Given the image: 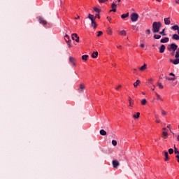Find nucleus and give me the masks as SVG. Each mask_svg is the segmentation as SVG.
<instances>
[{"instance_id": "nucleus-3", "label": "nucleus", "mask_w": 179, "mask_h": 179, "mask_svg": "<svg viewBox=\"0 0 179 179\" xmlns=\"http://www.w3.org/2000/svg\"><path fill=\"white\" fill-rule=\"evenodd\" d=\"M178 49V45H177L176 43H171L170 45V47L168 48L169 51H176Z\"/></svg>"}, {"instance_id": "nucleus-37", "label": "nucleus", "mask_w": 179, "mask_h": 179, "mask_svg": "<svg viewBox=\"0 0 179 179\" xmlns=\"http://www.w3.org/2000/svg\"><path fill=\"white\" fill-rule=\"evenodd\" d=\"M158 87L159 88V89H163V85H162V83H158Z\"/></svg>"}, {"instance_id": "nucleus-42", "label": "nucleus", "mask_w": 179, "mask_h": 179, "mask_svg": "<svg viewBox=\"0 0 179 179\" xmlns=\"http://www.w3.org/2000/svg\"><path fill=\"white\" fill-rule=\"evenodd\" d=\"M66 43H67V45H69V48L72 47V45H71V41H68Z\"/></svg>"}, {"instance_id": "nucleus-27", "label": "nucleus", "mask_w": 179, "mask_h": 179, "mask_svg": "<svg viewBox=\"0 0 179 179\" xmlns=\"http://www.w3.org/2000/svg\"><path fill=\"white\" fill-rule=\"evenodd\" d=\"M64 40L66 42L71 41V39L69 38V36H68V34H66V36H64Z\"/></svg>"}, {"instance_id": "nucleus-11", "label": "nucleus", "mask_w": 179, "mask_h": 179, "mask_svg": "<svg viewBox=\"0 0 179 179\" xmlns=\"http://www.w3.org/2000/svg\"><path fill=\"white\" fill-rule=\"evenodd\" d=\"M91 26L94 29H96V27H97V23H96V20L91 21Z\"/></svg>"}, {"instance_id": "nucleus-38", "label": "nucleus", "mask_w": 179, "mask_h": 179, "mask_svg": "<svg viewBox=\"0 0 179 179\" xmlns=\"http://www.w3.org/2000/svg\"><path fill=\"white\" fill-rule=\"evenodd\" d=\"M156 96H157V100H163L162 99V97L160 96V95H159V94H156Z\"/></svg>"}, {"instance_id": "nucleus-62", "label": "nucleus", "mask_w": 179, "mask_h": 179, "mask_svg": "<svg viewBox=\"0 0 179 179\" xmlns=\"http://www.w3.org/2000/svg\"><path fill=\"white\" fill-rule=\"evenodd\" d=\"M76 19H80V17L79 15H78V17H76Z\"/></svg>"}, {"instance_id": "nucleus-63", "label": "nucleus", "mask_w": 179, "mask_h": 179, "mask_svg": "<svg viewBox=\"0 0 179 179\" xmlns=\"http://www.w3.org/2000/svg\"><path fill=\"white\" fill-rule=\"evenodd\" d=\"M178 163H179V157L177 158Z\"/></svg>"}, {"instance_id": "nucleus-58", "label": "nucleus", "mask_w": 179, "mask_h": 179, "mask_svg": "<svg viewBox=\"0 0 179 179\" xmlns=\"http://www.w3.org/2000/svg\"><path fill=\"white\" fill-rule=\"evenodd\" d=\"M162 129L163 131H167V129L166 127H164Z\"/></svg>"}, {"instance_id": "nucleus-12", "label": "nucleus", "mask_w": 179, "mask_h": 179, "mask_svg": "<svg viewBox=\"0 0 179 179\" xmlns=\"http://www.w3.org/2000/svg\"><path fill=\"white\" fill-rule=\"evenodd\" d=\"M99 134L102 136H106V135H107V131H106L104 129H101Z\"/></svg>"}, {"instance_id": "nucleus-10", "label": "nucleus", "mask_w": 179, "mask_h": 179, "mask_svg": "<svg viewBox=\"0 0 179 179\" xmlns=\"http://www.w3.org/2000/svg\"><path fill=\"white\" fill-rule=\"evenodd\" d=\"M111 8H112L113 12H117V4H115V3L114 2L112 3Z\"/></svg>"}, {"instance_id": "nucleus-6", "label": "nucleus", "mask_w": 179, "mask_h": 179, "mask_svg": "<svg viewBox=\"0 0 179 179\" xmlns=\"http://www.w3.org/2000/svg\"><path fill=\"white\" fill-rule=\"evenodd\" d=\"M76 60L73 58V57H69V62H71V64H72L73 66H76V64L75 63Z\"/></svg>"}, {"instance_id": "nucleus-4", "label": "nucleus", "mask_w": 179, "mask_h": 179, "mask_svg": "<svg viewBox=\"0 0 179 179\" xmlns=\"http://www.w3.org/2000/svg\"><path fill=\"white\" fill-rule=\"evenodd\" d=\"M113 169H117L118 166H120V161L115 159L112 162Z\"/></svg>"}, {"instance_id": "nucleus-8", "label": "nucleus", "mask_w": 179, "mask_h": 179, "mask_svg": "<svg viewBox=\"0 0 179 179\" xmlns=\"http://www.w3.org/2000/svg\"><path fill=\"white\" fill-rule=\"evenodd\" d=\"M171 38H172V40H176V41H178L179 35L177 34H174L173 35H172Z\"/></svg>"}, {"instance_id": "nucleus-40", "label": "nucleus", "mask_w": 179, "mask_h": 179, "mask_svg": "<svg viewBox=\"0 0 179 179\" xmlns=\"http://www.w3.org/2000/svg\"><path fill=\"white\" fill-rule=\"evenodd\" d=\"M174 152L176 155H179V151L177 150V148H175Z\"/></svg>"}, {"instance_id": "nucleus-16", "label": "nucleus", "mask_w": 179, "mask_h": 179, "mask_svg": "<svg viewBox=\"0 0 179 179\" xmlns=\"http://www.w3.org/2000/svg\"><path fill=\"white\" fill-rule=\"evenodd\" d=\"M88 19H90V20L93 21V20H96V17H94V15H92V14H89L88 15Z\"/></svg>"}, {"instance_id": "nucleus-53", "label": "nucleus", "mask_w": 179, "mask_h": 179, "mask_svg": "<svg viewBox=\"0 0 179 179\" xmlns=\"http://www.w3.org/2000/svg\"><path fill=\"white\" fill-rule=\"evenodd\" d=\"M76 43H79V37L76 39Z\"/></svg>"}, {"instance_id": "nucleus-23", "label": "nucleus", "mask_w": 179, "mask_h": 179, "mask_svg": "<svg viewBox=\"0 0 179 179\" xmlns=\"http://www.w3.org/2000/svg\"><path fill=\"white\" fill-rule=\"evenodd\" d=\"M172 30H177L178 31L179 29V27L178 25H173V27H171Z\"/></svg>"}, {"instance_id": "nucleus-1", "label": "nucleus", "mask_w": 179, "mask_h": 179, "mask_svg": "<svg viewBox=\"0 0 179 179\" xmlns=\"http://www.w3.org/2000/svg\"><path fill=\"white\" fill-rule=\"evenodd\" d=\"M162 27V22H154L152 24V31L153 33H159L160 28Z\"/></svg>"}, {"instance_id": "nucleus-49", "label": "nucleus", "mask_w": 179, "mask_h": 179, "mask_svg": "<svg viewBox=\"0 0 179 179\" xmlns=\"http://www.w3.org/2000/svg\"><path fill=\"white\" fill-rule=\"evenodd\" d=\"M140 47L141 48H145V44H143V43L141 44Z\"/></svg>"}, {"instance_id": "nucleus-33", "label": "nucleus", "mask_w": 179, "mask_h": 179, "mask_svg": "<svg viewBox=\"0 0 179 179\" xmlns=\"http://www.w3.org/2000/svg\"><path fill=\"white\" fill-rule=\"evenodd\" d=\"M162 135L163 136H164L165 138H167V136H169V134H167V132L166 131H163Z\"/></svg>"}, {"instance_id": "nucleus-29", "label": "nucleus", "mask_w": 179, "mask_h": 179, "mask_svg": "<svg viewBox=\"0 0 179 179\" xmlns=\"http://www.w3.org/2000/svg\"><path fill=\"white\" fill-rule=\"evenodd\" d=\"M176 53L175 55V58H179V48L178 49H176Z\"/></svg>"}, {"instance_id": "nucleus-43", "label": "nucleus", "mask_w": 179, "mask_h": 179, "mask_svg": "<svg viewBox=\"0 0 179 179\" xmlns=\"http://www.w3.org/2000/svg\"><path fill=\"white\" fill-rule=\"evenodd\" d=\"M162 115H167V112L164 111V110H162Z\"/></svg>"}, {"instance_id": "nucleus-36", "label": "nucleus", "mask_w": 179, "mask_h": 179, "mask_svg": "<svg viewBox=\"0 0 179 179\" xmlns=\"http://www.w3.org/2000/svg\"><path fill=\"white\" fill-rule=\"evenodd\" d=\"M112 145H113V146H117V141L113 140L112 141Z\"/></svg>"}, {"instance_id": "nucleus-41", "label": "nucleus", "mask_w": 179, "mask_h": 179, "mask_svg": "<svg viewBox=\"0 0 179 179\" xmlns=\"http://www.w3.org/2000/svg\"><path fill=\"white\" fill-rule=\"evenodd\" d=\"M102 34H103V31H99L98 32L97 37H100V36H101Z\"/></svg>"}, {"instance_id": "nucleus-61", "label": "nucleus", "mask_w": 179, "mask_h": 179, "mask_svg": "<svg viewBox=\"0 0 179 179\" xmlns=\"http://www.w3.org/2000/svg\"><path fill=\"white\" fill-rule=\"evenodd\" d=\"M177 141H178V142H179V135L177 137Z\"/></svg>"}, {"instance_id": "nucleus-48", "label": "nucleus", "mask_w": 179, "mask_h": 179, "mask_svg": "<svg viewBox=\"0 0 179 179\" xmlns=\"http://www.w3.org/2000/svg\"><path fill=\"white\" fill-rule=\"evenodd\" d=\"M168 80H176V78H169Z\"/></svg>"}, {"instance_id": "nucleus-28", "label": "nucleus", "mask_w": 179, "mask_h": 179, "mask_svg": "<svg viewBox=\"0 0 179 179\" xmlns=\"http://www.w3.org/2000/svg\"><path fill=\"white\" fill-rule=\"evenodd\" d=\"M154 38H155V40H160V38H162V36L160 35H154Z\"/></svg>"}, {"instance_id": "nucleus-31", "label": "nucleus", "mask_w": 179, "mask_h": 179, "mask_svg": "<svg viewBox=\"0 0 179 179\" xmlns=\"http://www.w3.org/2000/svg\"><path fill=\"white\" fill-rule=\"evenodd\" d=\"M129 102L130 106H132V105H134V102H132V99H131V97H129Z\"/></svg>"}, {"instance_id": "nucleus-2", "label": "nucleus", "mask_w": 179, "mask_h": 179, "mask_svg": "<svg viewBox=\"0 0 179 179\" xmlns=\"http://www.w3.org/2000/svg\"><path fill=\"white\" fill-rule=\"evenodd\" d=\"M131 22H138V19H139V15L136 13H133L130 15Z\"/></svg>"}, {"instance_id": "nucleus-25", "label": "nucleus", "mask_w": 179, "mask_h": 179, "mask_svg": "<svg viewBox=\"0 0 179 179\" xmlns=\"http://www.w3.org/2000/svg\"><path fill=\"white\" fill-rule=\"evenodd\" d=\"M139 83H141V81L139 80H137L136 83H134V87H138V85H139Z\"/></svg>"}, {"instance_id": "nucleus-50", "label": "nucleus", "mask_w": 179, "mask_h": 179, "mask_svg": "<svg viewBox=\"0 0 179 179\" xmlns=\"http://www.w3.org/2000/svg\"><path fill=\"white\" fill-rule=\"evenodd\" d=\"M169 76H176V74H174V73H169Z\"/></svg>"}, {"instance_id": "nucleus-9", "label": "nucleus", "mask_w": 179, "mask_h": 179, "mask_svg": "<svg viewBox=\"0 0 179 179\" xmlns=\"http://www.w3.org/2000/svg\"><path fill=\"white\" fill-rule=\"evenodd\" d=\"M83 90H85V86L83 85V84H80L78 89V93H83Z\"/></svg>"}, {"instance_id": "nucleus-30", "label": "nucleus", "mask_w": 179, "mask_h": 179, "mask_svg": "<svg viewBox=\"0 0 179 179\" xmlns=\"http://www.w3.org/2000/svg\"><path fill=\"white\" fill-rule=\"evenodd\" d=\"M94 12H96V13H100V12H101L100 9H99L96 7L94 8Z\"/></svg>"}, {"instance_id": "nucleus-14", "label": "nucleus", "mask_w": 179, "mask_h": 179, "mask_svg": "<svg viewBox=\"0 0 179 179\" xmlns=\"http://www.w3.org/2000/svg\"><path fill=\"white\" fill-rule=\"evenodd\" d=\"M169 39L168 37H165L164 38L161 39L160 43H169Z\"/></svg>"}, {"instance_id": "nucleus-54", "label": "nucleus", "mask_w": 179, "mask_h": 179, "mask_svg": "<svg viewBox=\"0 0 179 179\" xmlns=\"http://www.w3.org/2000/svg\"><path fill=\"white\" fill-rule=\"evenodd\" d=\"M175 2L179 5V0H175Z\"/></svg>"}, {"instance_id": "nucleus-59", "label": "nucleus", "mask_w": 179, "mask_h": 179, "mask_svg": "<svg viewBox=\"0 0 179 179\" xmlns=\"http://www.w3.org/2000/svg\"><path fill=\"white\" fill-rule=\"evenodd\" d=\"M156 122H157V124H160V121L159 120H157Z\"/></svg>"}, {"instance_id": "nucleus-57", "label": "nucleus", "mask_w": 179, "mask_h": 179, "mask_svg": "<svg viewBox=\"0 0 179 179\" xmlns=\"http://www.w3.org/2000/svg\"><path fill=\"white\" fill-rule=\"evenodd\" d=\"M170 62H174V60H173L172 59H169Z\"/></svg>"}, {"instance_id": "nucleus-19", "label": "nucleus", "mask_w": 179, "mask_h": 179, "mask_svg": "<svg viewBox=\"0 0 179 179\" xmlns=\"http://www.w3.org/2000/svg\"><path fill=\"white\" fill-rule=\"evenodd\" d=\"M128 16H129V13H127L126 14H122L121 15V17H122V19H125V18L128 17Z\"/></svg>"}, {"instance_id": "nucleus-5", "label": "nucleus", "mask_w": 179, "mask_h": 179, "mask_svg": "<svg viewBox=\"0 0 179 179\" xmlns=\"http://www.w3.org/2000/svg\"><path fill=\"white\" fill-rule=\"evenodd\" d=\"M39 23H41V24H43V26H45V24H47V21L45 20H44V18H43V17H39Z\"/></svg>"}, {"instance_id": "nucleus-15", "label": "nucleus", "mask_w": 179, "mask_h": 179, "mask_svg": "<svg viewBox=\"0 0 179 179\" xmlns=\"http://www.w3.org/2000/svg\"><path fill=\"white\" fill-rule=\"evenodd\" d=\"M148 69V65L146 64H144L143 66H142L140 69L139 71H143L145 69Z\"/></svg>"}, {"instance_id": "nucleus-21", "label": "nucleus", "mask_w": 179, "mask_h": 179, "mask_svg": "<svg viewBox=\"0 0 179 179\" xmlns=\"http://www.w3.org/2000/svg\"><path fill=\"white\" fill-rule=\"evenodd\" d=\"M173 65H178L179 64V58H176L173 62Z\"/></svg>"}, {"instance_id": "nucleus-20", "label": "nucleus", "mask_w": 179, "mask_h": 179, "mask_svg": "<svg viewBox=\"0 0 179 179\" xmlns=\"http://www.w3.org/2000/svg\"><path fill=\"white\" fill-rule=\"evenodd\" d=\"M119 34H120V36H127V31H125L124 30L120 31Z\"/></svg>"}, {"instance_id": "nucleus-55", "label": "nucleus", "mask_w": 179, "mask_h": 179, "mask_svg": "<svg viewBox=\"0 0 179 179\" xmlns=\"http://www.w3.org/2000/svg\"><path fill=\"white\" fill-rule=\"evenodd\" d=\"M117 48H122V45L117 46Z\"/></svg>"}, {"instance_id": "nucleus-22", "label": "nucleus", "mask_w": 179, "mask_h": 179, "mask_svg": "<svg viewBox=\"0 0 179 179\" xmlns=\"http://www.w3.org/2000/svg\"><path fill=\"white\" fill-rule=\"evenodd\" d=\"M140 115H141V113L139 112H137L136 115H133V118L138 119V118H139Z\"/></svg>"}, {"instance_id": "nucleus-45", "label": "nucleus", "mask_w": 179, "mask_h": 179, "mask_svg": "<svg viewBox=\"0 0 179 179\" xmlns=\"http://www.w3.org/2000/svg\"><path fill=\"white\" fill-rule=\"evenodd\" d=\"M94 17H95V20H96V17H97L98 19H100V15L98 13V14H96V16Z\"/></svg>"}, {"instance_id": "nucleus-17", "label": "nucleus", "mask_w": 179, "mask_h": 179, "mask_svg": "<svg viewBox=\"0 0 179 179\" xmlns=\"http://www.w3.org/2000/svg\"><path fill=\"white\" fill-rule=\"evenodd\" d=\"M92 58H97V57H99V52H94L92 54Z\"/></svg>"}, {"instance_id": "nucleus-24", "label": "nucleus", "mask_w": 179, "mask_h": 179, "mask_svg": "<svg viewBox=\"0 0 179 179\" xmlns=\"http://www.w3.org/2000/svg\"><path fill=\"white\" fill-rule=\"evenodd\" d=\"M146 103H148V101H146L145 99H143L141 100V104H142V106H146Z\"/></svg>"}, {"instance_id": "nucleus-39", "label": "nucleus", "mask_w": 179, "mask_h": 179, "mask_svg": "<svg viewBox=\"0 0 179 179\" xmlns=\"http://www.w3.org/2000/svg\"><path fill=\"white\" fill-rule=\"evenodd\" d=\"M108 0H99V3H104L105 2H107Z\"/></svg>"}, {"instance_id": "nucleus-7", "label": "nucleus", "mask_w": 179, "mask_h": 179, "mask_svg": "<svg viewBox=\"0 0 179 179\" xmlns=\"http://www.w3.org/2000/svg\"><path fill=\"white\" fill-rule=\"evenodd\" d=\"M165 50H166V45H162L161 47L159 48V52L160 54H163V52H164Z\"/></svg>"}, {"instance_id": "nucleus-64", "label": "nucleus", "mask_w": 179, "mask_h": 179, "mask_svg": "<svg viewBox=\"0 0 179 179\" xmlns=\"http://www.w3.org/2000/svg\"><path fill=\"white\" fill-rule=\"evenodd\" d=\"M176 157H179V155H176Z\"/></svg>"}, {"instance_id": "nucleus-47", "label": "nucleus", "mask_w": 179, "mask_h": 179, "mask_svg": "<svg viewBox=\"0 0 179 179\" xmlns=\"http://www.w3.org/2000/svg\"><path fill=\"white\" fill-rule=\"evenodd\" d=\"M120 156L121 157L125 156V152H122L121 154H120Z\"/></svg>"}, {"instance_id": "nucleus-32", "label": "nucleus", "mask_w": 179, "mask_h": 179, "mask_svg": "<svg viewBox=\"0 0 179 179\" xmlns=\"http://www.w3.org/2000/svg\"><path fill=\"white\" fill-rule=\"evenodd\" d=\"M166 29H162V31L159 32V34H161V36H166V34L164 33Z\"/></svg>"}, {"instance_id": "nucleus-18", "label": "nucleus", "mask_w": 179, "mask_h": 179, "mask_svg": "<svg viewBox=\"0 0 179 179\" xmlns=\"http://www.w3.org/2000/svg\"><path fill=\"white\" fill-rule=\"evenodd\" d=\"M87 58H89V55H84L82 56L83 61H87Z\"/></svg>"}, {"instance_id": "nucleus-56", "label": "nucleus", "mask_w": 179, "mask_h": 179, "mask_svg": "<svg viewBox=\"0 0 179 179\" xmlns=\"http://www.w3.org/2000/svg\"><path fill=\"white\" fill-rule=\"evenodd\" d=\"M169 78H170V77L166 76V77H165V79H166V80H169Z\"/></svg>"}, {"instance_id": "nucleus-60", "label": "nucleus", "mask_w": 179, "mask_h": 179, "mask_svg": "<svg viewBox=\"0 0 179 179\" xmlns=\"http://www.w3.org/2000/svg\"><path fill=\"white\" fill-rule=\"evenodd\" d=\"M175 52H176V51L173 50V52H172V53H171L172 55H174Z\"/></svg>"}, {"instance_id": "nucleus-35", "label": "nucleus", "mask_w": 179, "mask_h": 179, "mask_svg": "<svg viewBox=\"0 0 179 179\" xmlns=\"http://www.w3.org/2000/svg\"><path fill=\"white\" fill-rule=\"evenodd\" d=\"M164 156H165V157H169V152L167 151H164Z\"/></svg>"}, {"instance_id": "nucleus-34", "label": "nucleus", "mask_w": 179, "mask_h": 179, "mask_svg": "<svg viewBox=\"0 0 179 179\" xmlns=\"http://www.w3.org/2000/svg\"><path fill=\"white\" fill-rule=\"evenodd\" d=\"M169 155H173V153H174V150H173V148H170L169 150Z\"/></svg>"}, {"instance_id": "nucleus-46", "label": "nucleus", "mask_w": 179, "mask_h": 179, "mask_svg": "<svg viewBox=\"0 0 179 179\" xmlns=\"http://www.w3.org/2000/svg\"><path fill=\"white\" fill-rule=\"evenodd\" d=\"M170 160V157H165L164 158V162H169Z\"/></svg>"}, {"instance_id": "nucleus-13", "label": "nucleus", "mask_w": 179, "mask_h": 179, "mask_svg": "<svg viewBox=\"0 0 179 179\" xmlns=\"http://www.w3.org/2000/svg\"><path fill=\"white\" fill-rule=\"evenodd\" d=\"M164 24H166V25L170 24V23H171L170 17L164 18Z\"/></svg>"}, {"instance_id": "nucleus-26", "label": "nucleus", "mask_w": 179, "mask_h": 179, "mask_svg": "<svg viewBox=\"0 0 179 179\" xmlns=\"http://www.w3.org/2000/svg\"><path fill=\"white\" fill-rule=\"evenodd\" d=\"M75 37H76V38H78L79 37V36H78V34H73L71 35L72 40H75Z\"/></svg>"}, {"instance_id": "nucleus-51", "label": "nucleus", "mask_w": 179, "mask_h": 179, "mask_svg": "<svg viewBox=\"0 0 179 179\" xmlns=\"http://www.w3.org/2000/svg\"><path fill=\"white\" fill-rule=\"evenodd\" d=\"M147 33H148V34H150V29H147Z\"/></svg>"}, {"instance_id": "nucleus-44", "label": "nucleus", "mask_w": 179, "mask_h": 179, "mask_svg": "<svg viewBox=\"0 0 179 179\" xmlns=\"http://www.w3.org/2000/svg\"><path fill=\"white\" fill-rule=\"evenodd\" d=\"M108 34H113V31L111 30V29H109L108 30Z\"/></svg>"}, {"instance_id": "nucleus-52", "label": "nucleus", "mask_w": 179, "mask_h": 179, "mask_svg": "<svg viewBox=\"0 0 179 179\" xmlns=\"http://www.w3.org/2000/svg\"><path fill=\"white\" fill-rule=\"evenodd\" d=\"M122 86L119 85L118 87L116 88V90H118L119 89H121Z\"/></svg>"}]
</instances>
